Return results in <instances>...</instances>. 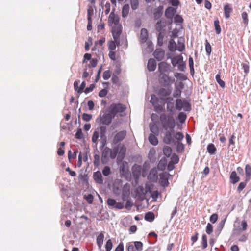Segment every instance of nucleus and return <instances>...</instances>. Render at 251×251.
Returning <instances> with one entry per match:
<instances>
[{
  "label": "nucleus",
  "mask_w": 251,
  "mask_h": 251,
  "mask_svg": "<svg viewBox=\"0 0 251 251\" xmlns=\"http://www.w3.org/2000/svg\"><path fill=\"white\" fill-rule=\"evenodd\" d=\"M174 132H172L171 131H166L163 138V142L168 145L173 144L176 146L177 152H181L184 149V145L181 142H176V141L173 138Z\"/></svg>",
  "instance_id": "nucleus-1"
},
{
  "label": "nucleus",
  "mask_w": 251,
  "mask_h": 251,
  "mask_svg": "<svg viewBox=\"0 0 251 251\" xmlns=\"http://www.w3.org/2000/svg\"><path fill=\"white\" fill-rule=\"evenodd\" d=\"M160 121L162 123L163 128L167 131H171L175 132L174 128L175 127L176 123L174 118L172 116H169L167 118L165 114L160 115Z\"/></svg>",
  "instance_id": "nucleus-2"
},
{
  "label": "nucleus",
  "mask_w": 251,
  "mask_h": 251,
  "mask_svg": "<svg viewBox=\"0 0 251 251\" xmlns=\"http://www.w3.org/2000/svg\"><path fill=\"white\" fill-rule=\"evenodd\" d=\"M126 109V107L122 103H112L109 107L108 111L115 117L118 113L123 112Z\"/></svg>",
  "instance_id": "nucleus-3"
},
{
  "label": "nucleus",
  "mask_w": 251,
  "mask_h": 251,
  "mask_svg": "<svg viewBox=\"0 0 251 251\" xmlns=\"http://www.w3.org/2000/svg\"><path fill=\"white\" fill-rule=\"evenodd\" d=\"M126 130L121 131L117 133L113 138V143L116 145L123 141L126 138Z\"/></svg>",
  "instance_id": "nucleus-4"
},
{
  "label": "nucleus",
  "mask_w": 251,
  "mask_h": 251,
  "mask_svg": "<svg viewBox=\"0 0 251 251\" xmlns=\"http://www.w3.org/2000/svg\"><path fill=\"white\" fill-rule=\"evenodd\" d=\"M171 77L165 73L160 74L159 75V82L163 86L167 87L170 85L172 81Z\"/></svg>",
  "instance_id": "nucleus-5"
},
{
  "label": "nucleus",
  "mask_w": 251,
  "mask_h": 251,
  "mask_svg": "<svg viewBox=\"0 0 251 251\" xmlns=\"http://www.w3.org/2000/svg\"><path fill=\"white\" fill-rule=\"evenodd\" d=\"M119 23V17L117 14H116L114 12H111L108 18V24L110 26H112V24L115 25H118Z\"/></svg>",
  "instance_id": "nucleus-6"
},
{
  "label": "nucleus",
  "mask_w": 251,
  "mask_h": 251,
  "mask_svg": "<svg viewBox=\"0 0 251 251\" xmlns=\"http://www.w3.org/2000/svg\"><path fill=\"white\" fill-rule=\"evenodd\" d=\"M111 152V149L106 147L104 148L101 153V161L103 164H106L108 160V156L110 155V152Z\"/></svg>",
  "instance_id": "nucleus-7"
},
{
  "label": "nucleus",
  "mask_w": 251,
  "mask_h": 251,
  "mask_svg": "<svg viewBox=\"0 0 251 251\" xmlns=\"http://www.w3.org/2000/svg\"><path fill=\"white\" fill-rule=\"evenodd\" d=\"M114 118L113 115L108 111V113L104 114L100 118L101 123L104 125H109Z\"/></svg>",
  "instance_id": "nucleus-8"
},
{
  "label": "nucleus",
  "mask_w": 251,
  "mask_h": 251,
  "mask_svg": "<svg viewBox=\"0 0 251 251\" xmlns=\"http://www.w3.org/2000/svg\"><path fill=\"white\" fill-rule=\"evenodd\" d=\"M176 12V8L171 6L168 7L165 11V16L168 19L172 20Z\"/></svg>",
  "instance_id": "nucleus-9"
},
{
  "label": "nucleus",
  "mask_w": 251,
  "mask_h": 251,
  "mask_svg": "<svg viewBox=\"0 0 251 251\" xmlns=\"http://www.w3.org/2000/svg\"><path fill=\"white\" fill-rule=\"evenodd\" d=\"M184 88V84L182 82H179L175 86V90L173 93V96L175 98H179L181 96L182 90Z\"/></svg>",
  "instance_id": "nucleus-10"
},
{
  "label": "nucleus",
  "mask_w": 251,
  "mask_h": 251,
  "mask_svg": "<svg viewBox=\"0 0 251 251\" xmlns=\"http://www.w3.org/2000/svg\"><path fill=\"white\" fill-rule=\"evenodd\" d=\"M168 175L169 173L167 174L166 173H161L159 175L160 179V185L164 187H167L169 184L168 177Z\"/></svg>",
  "instance_id": "nucleus-11"
},
{
  "label": "nucleus",
  "mask_w": 251,
  "mask_h": 251,
  "mask_svg": "<svg viewBox=\"0 0 251 251\" xmlns=\"http://www.w3.org/2000/svg\"><path fill=\"white\" fill-rule=\"evenodd\" d=\"M226 218H225L222 220L218 224L216 229L215 230L214 234L216 238H217L220 234L222 229H223Z\"/></svg>",
  "instance_id": "nucleus-12"
},
{
  "label": "nucleus",
  "mask_w": 251,
  "mask_h": 251,
  "mask_svg": "<svg viewBox=\"0 0 251 251\" xmlns=\"http://www.w3.org/2000/svg\"><path fill=\"white\" fill-rule=\"evenodd\" d=\"M148 39V31L147 29L143 28L141 30L139 41L141 44L145 43Z\"/></svg>",
  "instance_id": "nucleus-13"
},
{
  "label": "nucleus",
  "mask_w": 251,
  "mask_h": 251,
  "mask_svg": "<svg viewBox=\"0 0 251 251\" xmlns=\"http://www.w3.org/2000/svg\"><path fill=\"white\" fill-rule=\"evenodd\" d=\"M170 70V65L167 63L161 62L158 64V71L160 74L168 72Z\"/></svg>",
  "instance_id": "nucleus-14"
},
{
  "label": "nucleus",
  "mask_w": 251,
  "mask_h": 251,
  "mask_svg": "<svg viewBox=\"0 0 251 251\" xmlns=\"http://www.w3.org/2000/svg\"><path fill=\"white\" fill-rule=\"evenodd\" d=\"M93 178L95 182L99 184L103 183L102 176L101 172L100 171H98L94 172L93 176Z\"/></svg>",
  "instance_id": "nucleus-15"
},
{
  "label": "nucleus",
  "mask_w": 251,
  "mask_h": 251,
  "mask_svg": "<svg viewBox=\"0 0 251 251\" xmlns=\"http://www.w3.org/2000/svg\"><path fill=\"white\" fill-rule=\"evenodd\" d=\"M163 6L159 5L157 8H155L153 13V17L155 20L159 19L163 14Z\"/></svg>",
  "instance_id": "nucleus-16"
},
{
  "label": "nucleus",
  "mask_w": 251,
  "mask_h": 251,
  "mask_svg": "<svg viewBox=\"0 0 251 251\" xmlns=\"http://www.w3.org/2000/svg\"><path fill=\"white\" fill-rule=\"evenodd\" d=\"M132 175L135 179H138L140 177L141 173V166H134L132 168Z\"/></svg>",
  "instance_id": "nucleus-17"
},
{
  "label": "nucleus",
  "mask_w": 251,
  "mask_h": 251,
  "mask_svg": "<svg viewBox=\"0 0 251 251\" xmlns=\"http://www.w3.org/2000/svg\"><path fill=\"white\" fill-rule=\"evenodd\" d=\"M183 59V58L182 55L179 54L174 57L171 59V63L173 66L175 67L177 66L179 64H180V63L182 62Z\"/></svg>",
  "instance_id": "nucleus-18"
},
{
  "label": "nucleus",
  "mask_w": 251,
  "mask_h": 251,
  "mask_svg": "<svg viewBox=\"0 0 251 251\" xmlns=\"http://www.w3.org/2000/svg\"><path fill=\"white\" fill-rule=\"evenodd\" d=\"M147 68L149 71H154L156 68V62L155 59L150 58L149 59L147 64Z\"/></svg>",
  "instance_id": "nucleus-19"
},
{
  "label": "nucleus",
  "mask_w": 251,
  "mask_h": 251,
  "mask_svg": "<svg viewBox=\"0 0 251 251\" xmlns=\"http://www.w3.org/2000/svg\"><path fill=\"white\" fill-rule=\"evenodd\" d=\"M229 179L230 182L233 184H235L240 180V177L237 176V173L235 171L231 172Z\"/></svg>",
  "instance_id": "nucleus-20"
},
{
  "label": "nucleus",
  "mask_w": 251,
  "mask_h": 251,
  "mask_svg": "<svg viewBox=\"0 0 251 251\" xmlns=\"http://www.w3.org/2000/svg\"><path fill=\"white\" fill-rule=\"evenodd\" d=\"M158 98L155 96V95H152L151 96L150 102L154 106L157 112H158L159 110H161L162 108L161 106L156 105L158 103Z\"/></svg>",
  "instance_id": "nucleus-21"
},
{
  "label": "nucleus",
  "mask_w": 251,
  "mask_h": 251,
  "mask_svg": "<svg viewBox=\"0 0 251 251\" xmlns=\"http://www.w3.org/2000/svg\"><path fill=\"white\" fill-rule=\"evenodd\" d=\"M155 58L158 61L163 59L164 56V51L161 50L156 49L153 53Z\"/></svg>",
  "instance_id": "nucleus-22"
},
{
  "label": "nucleus",
  "mask_w": 251,
  "mask_h": 251,
  "mask_svg": "<svg viewBox=\"0 0 251 251\" xmlns=\"http://www.w3.org/2000/svg\"><path fill=\"white\" fill-rule=\"evenodd\" d=\"M225 17L226 19L229 18L230 13L232 11V8L228 4L225 5L224 7Z\"/></svg>",
  "instance_id": "nucleus-23"
},
{
  "label": "nucleus",
  "mask_w": 251,
  "mask_h": 251,
  "mask_svg": "<svg viewBox=\"0 0 251 251\" xmlns=\"http://www.w3.org/2000/svg\"><path fill=\"white\" fill-rule=\"evenodd\" d=\"M122 31L120 29L113 28L112 30V36L116 42L118 39L119 36L121 34Z\"/></svg>",
  "instance_id": "nucleus-24"
},
{
  "label": "nucleus",
  "mask_w": 251,
  "mask_h": 251,
  "mask_svg": "<svg viewBox=\"0 0 251 251\" xmlns=\"http://www.w3.org/2000/svg\"><path fill=\"white\" fill-rule=\"evenodd\" d=\"M144 218L147 221L152 222L155 218L154 214L151 211L145 213Z\"/></svg>",
  "instance_id": "nucleus-25"
},
{
  "label": "nucleus",
  "mask_w": 251,
  "mask_h": 251,
  "mask_svg": "<svg viewBox=\"0 0 251 251\" xmlns=\"http://www.w3.org/2000/svg\"><path fill=\"white\" fill-rule=\"evenodd\" d=\"M156 136V135L155 134H150L149 136V141L150 143L153 146H156L158 143V140Z\"/></svg>",
  "instance_id": "nucleus-26"
},
{
  "label": "nucleus",
  "mask_w": 251,
  "mask_h": 251,
  "mask_svg": "<svg viewBox=\"0 0 251 251\" xmlns=\"http://www.w3.org/2000/svg\"><path fill=\"white\" fill-rule=\"evenodd\" d=\"M129 11V5L128 4H125L122 10V16L123 18H126L127 16Z\"/></svg>",
  "instance_id": "nucleus-27"
},
{
  "label": "nucleus",
  "mask_w": 251,
  "mask_h": 251,
  "mask_svg": "<svg viewBox=\"0 0 251 251\" xmlns=\"http://www.w3.org/2000/svg\"><path fill=\"white\" fill-rule=\"evenodd\" d=\"M168 49L171 51H175L177 50L176 44L173 39H171L169 41Z\"/></svg>",
  "instance_id": "nucleus-28"
},
{
  "label": "nucleus",
  "mask_w": 251,
  "mask_h": 251,
  "mask_svg": "<svg viewBox=\"0 0 251 251\" xmlns=\"http://www.w3.org/2000/svg\"><path fill=\"white\" fill-rule=\"evenodd\" d=\"M103 239L104 234L102 233H100L96 239L97 244L99 248L101 247L103 243Z\"/></svg>",
  "instance_id": "nucleus-29"
},
{
  "label": "nucleus",
  "mask_w": 251,
  "mask_h": 251,
  "mask_svg": "<svg viewBox=\"0 0 251 251\" xmlns=\"http://www.w3.org/2000/svg\"><path fill=\"white\" fill-rule=\"evenodd\" d=\"M174 137V139L176 140V142H181L184 138V135L182 132L180 131H177L175 134L173 135V137Z\"/></svg>",
  "instance_id": "nucleus-30"
},
{
  "label": "nucleus",
  "mask_w": 251,
  "mask_h": 251,
  "mask_svg": "<svg viewBox=\"0 0 251 251\" xmlns=\"http://www.w3.org/2000/svg\"><path fill=\"white\" fill-rule=\"evenodd\" d=\"M170 93L171 92L170 91L162 88L159 90L158 94L160 97H164L170 95Z\"/></svg>",
  "instance_id": "nucleus-31"
},
{
  "label": "nucleus",
  "mask_w": 251,
  "mask_h": 251,
  "mask_svg": "<svg viewBox=\"0 0 251 251\" xmlns=\"http://www.w3.org/2000/svg\"><path fill=\"white\" fill-rule=\"evenodd\" d=\"M216 151V148L212 143L208 144L207 146V151L210 154H214Z\"/></svg>",
  "instance_id": "nucleus-32"
},
{
  "label": "nucleus",
  "mask_w": 251,
  "mask_h": 251,
  "mask_svg": "<svg viewBox=\"0 0 251 251\" xmlns=\"http://www.w3.org/2000/svg\"><path fill=\"white\" fill-rule=\"evenodd\" d=\"M183 102L184 100H182L180 99H177L176 100V108L179 111L181 110L183 107Z\"/></svg>",
  "instance_id": "nucleus-33"
},
{
  "label": "nucleus",
  "mask_w": 251,
  "mask_h": 251,
  "mask_svg": "<svg viewBox=\"0 0 251 251\" xmlns=\"http://www.w3.org/2000/svg\"><path fill=\"white\" fill-rule=\"evenodd\" d=\"M215 79L217 82L219 84L220 87L223 88L225 87V82L221 79V75L220 72L216 75Z\"/></svg>",
  "instance_id": "nucleus-34"
},
{
  "label": "nucleus",
  "mask_w": 251,
  "mask_h": 251,
  "mask_svg": "<svg viewBox=\"0 0 251 251\" xmlns=\"http://www.w3.org/2000/svg\"><path fill=\"white\" fill-rule=\"evenodd\" d=\"M183 110L186 112H189L191 110V105L190 103L187 101L186 100H184L183 104Z\"/></svg>",
  "instance_id": "nucleus-35"
},
{
  "label": "nucleus",
  "mask_w": 251,
  "mask_h": 251,
  "mask_svg": "<svg viewBox=\"0 0 251 251\" xmlns=\"http://www.w3.org/2000/svg\"><path fill=\"white\" fill-rule=\"evenodd\" d=\"M174 76L176 78L181 81H185L187 79V77L184 74L181 73H175Z\"/></svg>",
  "instance_id": "nucleus-36"
},
{
  "label": "nucleus",
  "mask_w": 251,
  "mask_h": 251,
  "mask_svg": "<svg viewBox=\"0 0 251 251\" xmlns=\"http://www.w3.org/2000/svg\"><path fill=\"white\" fill-rule=\"evenodd\" d=\"M177 118L181 123L183 124L186 121L187 115L185 113L181 112L178 113Z\"/></svg>",
  "instance_id": "nucleus-37"
},
{
  "label": "nucleus",
  "mask_w": 251,
  "mask_h": 251,
  "mask_svg": "<svg viewBox=\"0 0 251 251\" xmlns=\"http://www.w3.org/2000/svg\"><path fill=\"white\" fill-rule=\"evenodd\" d=\"M164 36V33L162 32H160L157 36V45L159 46H162L163 44V39Z\"/></svg>",
  "instance_id": "nucleus-38"
},
{
  "label": "nucleus",
  "mask_w": 251,
  "mask_h": 251,
  "mask_svg": "<svg viewBox=\"0 0 251 251\" xmlns=\"http://www.w3.org/2000/svg\"><path fill=\"white\" fill-rule=\"evenodd\" d=\"M120 148V151L122 152L123 153L124 155H125V152H126V149H125L123 145H119L115 147L113 149V150H112V151L117 154L119 151Z\"/></svg>",
  "instance_id": "nucleus-39"
},
{
  "label": "nucleus",
  "mask_w": 251,
  "mask_h": 251,
  "mask_svg": "<svg viewBox=\"0 0 251 251\" xmlns=\"http://www.w3.org/2000/svg\"><path fill=\"white\" fill-rule=\"evenodd\" d=\"M134 247L135 251H141L143 249V243L140 241L133 242Z\"/></svg>",
  "instance_id": "nucleus-40"
},
{
  "label": "nucleus",
  "mask_w": 251,
  "mask_h": 251,
  "mask_svg": "<svg viewBox=\"0 0 251 251\" xmlns=\"http://www.w3.org/2000/svg\"><path fill=\"white\" fill-rule=\"evenodd\" d=\"M163 153L167 157H169L172 153V149L169 146H166L163 149Z\"/></svg>",
  "instance_id": "nucleus-41"
},
{
  "label": "nucleus",
  "mask_w": 251,
  "mask_h": 251,
  "mask_svg": "<svg viewBox=\"0 0 251 251\" xmlns=\"http://www.w3.org/2000/svg\"><path fill=\"white\" fill-rule=\"evenodd\" d=\"M214 25L216 34H220L221 32V29L219 24V21L218 19L215 20L214 22Z\"/></svg>",
  "instance_id": "nucleus-42"
},
{
  "label": "nucleus",
  "mask_w": 251,
  "mask_h": 251,
  "mask_svg": "<svg viewBox=\"0 0 251 251\" xmlns=\"http://www.w3.org/2000/svg\"><path fill=\"white\" fill-rule=\"evenodd\" d=\"M150 130L152 132L151 134L158 135L159 133V129L157 126L155 125H150Z\"/></svg>",
  "instance_id": "nucleus-43"
},
{
  "label": "nucleus",
  "mask_w": 251,
  "mask_h": 251,
  "mask_svg": "<svg viewBox=\"0 0 251 251\" xmlns=\"http://www.w3.org/2000/svg\"><path fill=\"white\" fill-rule=\"evenodd\" d=\"M130 4L132 9L135 10L139 7V1L138 0H130Z\"/></svg>",
  "instance_id": "nucleus-44"
},
{
  "label": "nucleus",
  "mask_w": 251,
  "mask_h": 251,
  "mask_svg": "<svg viewBox=\"0 0 251 251\" xmlns=\"http://www.w3.org/2000/svg\"><path fill=\"white\" fill-rule=\"evenodd\" d=\"M116 43L119 44V41L117 40L116 42L115 40L110 41L108 44V49L111 50H115L116 48Z\"/></svg>",
  "instance_id": "nucleus-45"
},
{
  "label": "nucleus",
  "mask_w": 251,
  "mask_h": 251,
  "mask_svg": "<svg viewBox=\"0 0 251 251\" xmlns=\"http://www.w3.org/2000/svg\"><path fill=\"white\" fill-rule=\"evenodd\" d=\"M205 50L206 54L208 55H210L212 51V48L210 44L208 42L207 40H206L205 43Z\"/></svg>",
  "instance_id": "nucleus-46"
},
{
  "label": "nucleus",
  "mask_w": 251,
  "mask_h": 251,
  "mask_svg": "<svg viewBox=\"0 0 251 251\" xmlns=\"http://www.w3.org/2000/svg\"><path fill=\"white\" fill-rule=\"evenodd\" d=\"M178 69L182 72H185L186 69V63L185 62L183 61L182 60V62L180 63L177 65Z\"/></svg>",
  "instance_id": "nucleus-47"
},
{
  "label": "nucleus",
  "mask_w": 251,
  "mask_h": 251,
  "mask_svg": "<svg viewBox=\"0 0 251 251\" xmlns=\"http://www.w3.org/2000/svg\"><path fill=\"white\" fill-rule=\"evenodd\" d=\"M113 244L111 239L108 240L105 244V250L106 251H110L112 248Z\"/></svg>",
  "instance_id": "nucleus-48"
},
{
  "label": "nucleus",
  "mask_w": 251,
  "mask_h": 251,
  "mask_svg": "<svg viewBox=\"0 0 251 251\" xmlns=\"http://www.w3.org/2000/svg\"><path fill=\"white\" fill-rule=\"evenodd\" d=\"M102 172L104 176H108L111 173L110 168L108 166H105L102 169Z\"/></svg>",
  "instance_id": "nucleus-49"
},
{
  "label": "nucleus",
  "mask_w": 251,
  "mask_h": 251,
  "mask_svg": "<svg viewBox=\"0 0 251 251\" xmlns=\"http://www.w3.org/2000/svg\"><path fill=\"white\" fill-rule=\"evenodd\" d=\"M83 137V134L81 128H78L75 134V137L77 139H81Z\"/></svg>",
  "instance_id": "nucleus-50"
},
{
  "label": "nucleus",
  "mask_w": 251,
  "mask_h": 251,
  "mask_svg": "<svg viewBox=\"0 0 251 251\" xmlns=\"http://www.w3.org/2000/svg\"><path fill=\"white\" fill-rule=\"evenodd\" d=\"M242 69L245 73L244 76H246L249 72V66L248 63H243L241 64Z\"/></svg>",
  "instance_id": "nucleus-51"
},
{
  "label": "nucleus",
  "mask_w": 251,
  "mask_h": 251,
  "mask_svg": "<svg viewBox=\"0 0 251 251\" xmlns=\"http://www.w3.org/2000/svg\"><path fill=\"white\" fill-rule=\"evenodd\" d=\"M201 244L203 249H205L207 247V236L205 234H203L202 236Z\"/></svg>",
  "instance_id": "nucleus-52"
},
{
  "label": "nucleus",
  "mask_w": 251,
  "mask_h": 251,
  "mask_svg": "<svg viewBox=\"0 0 251 251\" xmlns=\"http://www.w3.org/2000/svg\"><path fill=\"white\" fill-rule=\"evenodd\" d=\"M242 18L243 20V23L245 26H247L248 24V14L246 12H243L242 13Z\"/></svg>",
  "instance_id": "nucleus-53"
},
{
  "label": "nucleus",
  "mask_w": 251,
  "mask_h": 251,
  "mask_svg": "<svg viewBox=\"0 0 251 251\" xmlns=\"http://www.w3.org/2000/svg\"><path fill=\"white\" fill-rule=\"evenodd\" d=\"M86 87V82L85 81H83L80 84L78 89H77V92L78 94H81L84 91V89Z\"/></svg>",
  "instance_id": "nucleus-54"
},
{
  "label": "nucleus",
  "mask_w": 251,
  "mask_h": 251,
  "mask_svg": "<svg viewBox=\"0 0 251 251\" xmlns=\"http://www.w3.org/2000/svg\"><path fill=\"white\" fill-rule=\"evenodd\" d=\"M82 118L83 121L86 122H89L92 118V115L90 114L84 113L82 114Z\"/></svg>",
  "instance_id": "nucleus-55"
},
{
  "label": "nucleus",
  "mask_w": 251,
  "mask_h": 251,
  "mask_svg": "<svg viewBox=\"0 0 251 251\" xmlns=\"http://www.w3.org/2000/svg\"><path fill=\"white\" fill-rule=\"evenodd\" d=\"M213 226L211 224L208 223L206 227V232L207 234L210 235L213 232Z\"/></svg>",
  "instance_id": "nucleus-56"
},
{
  "label": "nucleus",
  "mask_w": 251,
  "mask_h": 251,
  "mask_svg": "<svg viewBox=\"0 0 251 251\" xmlns=\"http://www.w3.org/2000/svg\"><path fill=\"white\" fill-rule=\"evenodd\" d=\"M107 203L108 205V206L114 208L115 205V204H116V201L112 198H108L107 200Z\"/></svg>",
  "instance_id": "nucleus-57"
},
{
  "label": "nucleus",
  "mask_w": 251,
  "mask_h": 251,
  "mask_svg": "<svg viewBox=\"0 0 251 251\" xmlns=\"http://www.w3.org/2000/svg\"><path fill=\"white\" fill-rule=\"evenodd\" d=\"M84 198L88 203L91 204L93 203L94 197L92 194H89L87 195H85Z\"/></svg>",
  "instance_id": "nucleus-58"
},
{
  "label": "nucleus",
  "mask_w": 251,
  "mask_h": 251,
  "mask_svg": "<svg viewBox=\"0 0 251 251\" xmlns=\"http://www.w3.org/2000/svg\"><path fill=\"white\" fill-rule=\"evenodd\" d=\"M247 223L245 220H244L241 222V227L239 228V230L240 231H244L247 229Z\"/></svg>",
  "instance_id": "nucleus-59"
},
{
  "label": "nucleus",
  "mask_w": 251,
  "mask_h": 251,
  "mask_svg": "<svg viewBox=\"0 0 251 251\" xmlns=\"http://www.w3.org/2000/svg\"><path fill=\"white\" fill-rule=\"evenodd\" d=\"M218 218V214L216 213H213L210 216L209 220L211 223L214 224L217 222Z\"/></svg>",
  "instance_id": "nucleus-60"
},
{
  "label": "nucleus",
  "mask_w": 251,
  "mask_h": 251,
  "mask_svg": "<svg viewBox=\"0 0 251 251\" xmlns=\"http://www.w3.org/2000/svg\"><path fill=\"white\" fill-rule=\"evenodd\" d=\"M183 22V19L180 15L177 14L174 17V22L175 23H182Z\"/></svg>",
  "instance_id": "nucleus-61"
},
{
  "label": "nucleus",
  "mask_w": 251,
  "mask_h": 251,
  "mask_svg": "<svg viewBox=\"0 0 251 251\" xmlns=\"http://www.w3.org/2000/svg\"><path fill=\"white\" fill-rule=\"evenodd\" d=\"M246 185L247 183L246 182H241L237 188V191L238 192H241L245 188Z\"/></svg>",
  "instance_id": "nucleus-62"
},
{
  "label": "nucleus",
  "mask_w": 251,
  "mask_h": 251,
  "mask_svg": "<svg viewBox=\"0 0 251 251\" xmlns=\"http://www.w3.org/2000/svg\"><path fill=\"white\" fill-rule=\"evenodd\" d=\"M103 78L106 80H108L111 76V72L109 70L105 71L103 73Z\"/></svg>",
  "instance_id": "nucleus-63"
},
{
  "label": "nucleus",
  "mask_w": 251,
  "mask_h": 251,
  "mask_svg": "<svg viewBox=\"0 0 251 251\" xmlns=\"http://www.w3.org/2000/svg\"><path fill=\"white\" fill-rule=\"evenodd\" d=\"M99 137V132L97 131H94L92 135V142L96 143L97 142Z\"/></svg>",
  "instance_id": "nucleus-64"
}]
</instances>
